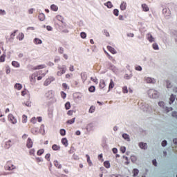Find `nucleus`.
I'll use <instances>...</instances> for the list:
<instances>
[{
  "label": "nucleus",
  "mask_w": 177,
  "mask_h": 177,
  "mask_svg": "<svg viewBox=\"0 0 177 177\" xmlns=\"http://www.w3.org/2000/svg\"><path fill=\"white\" fill-rule=\"evenodd\" d=\"M4 168L6 171H15L16 166L13 164V162L9 160L6 163Z\"/></svg>",
  "instance_id": "obj_1"
},
{
  "label": "nucleus",
  "mask_w": 177,
  "mask_h": 177,
  "mask_svg": "<svg viewBox=\"0 0 177 177\" xmlns=\"http://www.w3.org/2000/svg\"><path fill=\"white\" fill-rule=\"evenodd\" d=\"M57 68L60 71L57 72V75L58 77H62V75H63V74H64L67 70V68H66V66L64 65L62 66H60V65H59Z\"/></svg>",
  "instance_id": "obj_2"
},
{
  "label": "nucleus",
  "mask_w": 177,
  "mask_h": 177,
  "mask_svg": "<svg viewBox=\"0 0 177 177\" xmlns=\"http://www.w3.org/2000/svg\"><path fill=\"white\" fill-rule=\"evenodd\" d=\"M8 120L11 124H17V119H16L12 114L8 115Z\"/></svg>",
  "instance_id": "obj_3"
},
{
  "label": "nucleus",
  "mask_w": 177,
  "mask_h": 177,
  "mask_svg": "<svg viewBox=\"0 0 177 177\" xmlns=\"http://www.w3.org/2000/svg\"><path fill=\"white\" fill-rule=\"evenodd\" d=\"M148 95L149 97H151L152 99H156V97H157V91L154 90H150L148 93Z\"/></svg>",
  "instance_id": "obj_4"
},
{
  "label": "nucleus",
  "mask_w": 177,
  "mask_h": 177,
  "mask_svg": "<svg viewBox=\"0 0 177 177\" xmlns=\"http://www.w3.org/2000/svg\"><path fill=\"white\" fill-rule=\"evenodd\" d=\"M34 145V142H32V140L30 138H28L26 142V147L28 149H31Z\"/></svg>",
  "instance_id": "obj_5"
},
{
  "label": "nucleus",
  "mask_w": 177,
  "mask_h": 177,
  "mask_svg": "<svg viewBox=\"0 0 177 177\" xmlns=\"http://www.w3.org/2000/svg\"><path fill=\"white\" fill-rule=\"evenodd\" d=\"M106 88V81L104 80H100L99 83V88L104 90Z\"/></svg>",
  "instance_id": "obj_6"
},
{
  "label": "nucleus",
  "mask_w": 177,
  "mask_h": 177,
  "mask_svg": "<svg viewBox=\"0 0 177 177\" xmlns=\"http://www.w3.org/2000/svg\"><path fill=\"white\" fill-rule=\"evenodd\" d=\"M37 77H38V73H35L30 76V82H33L35 84Z\"/></svg>",
  "instance_id": "obj_7"
},
{
  "label": "nucleus",
  "mask_w": 177,
  "mask_h": 177,
  "mask_svg": "<svg viewBox=\"0 0 177 177\" xmlns=\"http://www.w3.org/2000/svg\"><path fill=\"white\" fill-rule=\"evenodd\" d=\"M12 145H13V142H12V140H10L6 142L4 147L5 149H10V147H12Z\"/></svg>",
  "instance_id": "obj_8"
},
{
  "label": "nucleus",
  "mask_w": 177,
  "mask_h": 177,
  "mask_svg": "<svg viewBox=\"0 0 177 177\" xmlns=\"http://www.w3.org/2000/svg\"><path fill=\"white\" fill-rule=\"evenodd\" d=\"M114 86H115V84H114V81H113V79H111L110 83L109 85V92H110V91H111V89H113Z\"/></svg>",
  "instance_id": "obj_9"
},
{
  "label": "nucleus",
  "mask_w": 177,
  "mask_h": 177,
  "mask_svg": "<svg viewBox=\"0 0 177 177\" xmlns=\"http://www.w3.org/2000/svg\"><path fill=\"white\" fill-rule=\"evenodd\" d=\"M60 149H61L60 145L54 144L52 146V149L54 150V151H59L60 150Z\"/></svg>",
  "instance_id": "obj_10"
},
{
  "label": "nucleus",
  "mask_w": 177,
  "mask_h": 177,
  "mask_svg": "<svg viewBox=\"0 0 177 177\" xmlns=\"http://www.w3.org/2000/svg\"><path fill=\"white\" fill-rule=\"evenodd\" d=\"M106 48H107L108 50L110 51L111 53H112V55H115V53H117V50H115L114 49V48H113L110 46H108Z\"/></svg>",
  "instance_id": "obj_11"
},
{
  "label": "nucleus",
  "mask_w": 177,
  "mask_h": 177,
  "mask_svg": "<svg viewBox=\"0 0 177 177\" xmlns=\"http://www.w3.org/2000/svg\"><path fill=\"white\" fill-rule=\"evenodd\" d=\"M142 8L144 12H149L150 10V8H149V6L146 3L142 4Z\"/></svg>",
  "instance_id": "obj_12"
},
{
  "label": "nucleus",
  "mask_w": 177,
  "mask_h": 177,
  "mask_svg": "<svg viewBox=\"0 0 177 177\" xmlns=\"http://www.w3.org/2000/svg\"><path fill=\"white\" fill-rule=\"evenodd\" d=\"M147 39H148V41H149L150 42H154V37H153V35H151V34L148 33L147 35Z\"/></svg>",
  "instance_id": "obj_13"
},
{
  "label": "nucleus",
  "mask_w": 177,
  "mask_h": 177,
  "mask_svg": "<svg viewBox=\"0 0 177 177\" xmlns=\"http://www.w3.org/2000/svg\"><path fill=\"white\" fill-rule=\"evenodd\" d=\"M62 145H64V146H65V147H67L68 146V140L66 138L62 139Z\"/></svg>",
  "instance_id": "obj_14"
},
{
  "label": "nucleus",
  "mask_w": 177,
  "mask_h": 177,
  "mask_svg": "<svg viewBox=\"0 0 177 177\" xmlns=\"http://www.w3.org/2000/svg\"><path fill=\"white\" fill-rule=\"evenodd\" d=\"M46 66L44 65V64H41V65H38V66H36L35 67H33V70H41L42 68H45Z\"/></svg>",
  "instance_id": "obj_15"
},
{
  "label": "nucleus",
  "mask_w": 177,
  "mask_h": 177,
  "mask_svg": "<svg viewBox=\"0 0 177 177\" xmlns=\"http://www.w3.org/2000/svg\"><path fill=\"white\" fill-rule=\"evenodd\" d=\"M139 147H140V149H143L144 150H146V149H147V144L143 143V142H140Z\"/></svg>",
  "instance_id": "obj_16"
},
{
  "label": "nucleus",
  "mask_w": 177,
  "mask_h": 177,
  "mask_svg": "<svg viewBox=\"0 0 177 177\" xmlns=\"http://www.w3.org/2000/svg\"><path fill=\"white\" fill-rule=\"evenodd\" d=\"M6 59V53H3V54L0 56V63H3Z\"/></svg>",
  "instance_id": "obj_17"
},
{
  "label": "nucleus",
  "mask_w": 177,
  "mask_h": 177,
  "mask_svg": "<svg viewBox=\"0 0 177 177\" xmlns=\"http://www.w3.org/2000/svg\"><path fill=\"white\" fill-rule=\"evenodd\" d=\"M127 9V3L125 1H123L120 4V10H125Z\"/></svg>",
  "instance_id": "obj_18"
},
{
  "label": "nucleus",
  "mask_w": 177,
  "mask_h": 177,
  "mask_svg": "<svg viewBox=\"0 0 177 177\" xmlns=\"http://www.w3.org/2000/svg\"><path fill=\"white\" fill-rule=\"evenodd\" d=\"M12 66H13V67H15L17 68L20 67V64L17 61H12Z\"/></svg>",
  "instance_id": "obj_19"
},
{
  "label": "nucleus",
  "mask_w": 177,
  "mask_h": 177,
  "mask_svg": "<svg viewBox=\"0 0 177 177\" xmlns=\"http://www.w3.org/2000/svg\"><path fill=\"white\" fill-rule=\"evenodd\" d=\"M21 88H23V86H21V84L20 83H17L15 85V88L17 89V91H20L21 89Z\"/></svg>",
  "instance_id": "obj_20"
},
{
  "label": "nucleus",
  "mask_w": 177,
  "mask_h": 177,
  "mask_svg": "<svg viewBox=\"0 0 177 177\" xmlns=\"http://www.w3.org/2000/svg\"><path fill=\"white\" fill-rule=\"evenodd\" d=\"M122 138H124V140H127V142H129V140H131V138H129V135L127 133H123Z\"/></svg>",
  "instance_id": "obj_21"
},
{
  "label": "nucleus",
  "mask_w": 177,
  "mask_h": 177,
  "mask_svg": "<svg viewBox=\"0 0 177 177\" xmlns=\"http://www.w3.org/2000/svg\"><path fill=\"white\" fill-rule=\"evenodd\" d=\"M50 9H51V10H53L54 12H57L59 8L57 7V6L53 4L50 6Z\"/></svg>",
  "instance_id": "obj_22"
},
{
  "label": "nucleus",
  "mask_w": 177,
  "mask_h": 177,
  "mask_svg": "<svg viewBox=\"0 0 177 177\" xmlns=\"http://www.w3.org/2000/svg\"><path fill=\"white\" fill-rule=\"evenodd\" d=\"M46 97L48 99H50L51 97H53V93L52 91H48L46 94Z\"/></svg>",
  "instance_id": "obj_23"
},
{
  "label": "nucleus",
  "mask_w": 177,
  "mask_h": 177,
  "mask_svg": "<svg viewBox=\"0 0 177 177\" xmlns=\"http://www.w3.org/2000/svg\"><path fill=\"white\" fill-rule=\"evenodd\" d=\"M39 19L40 21H44V20H45V15L44 13H40L39 15Z\"/></svg>",
  "instance_id": "obj_24"
},
{
  "label": "nucleus",
  "mask_w": 177,
  "mask_h": 177,
  "mask_svg": "<svg viewBox=\"0 0 177 177\" xmlns=\"http://www.w3.org/2000/svg\"><path fill=\"white\" fill-rule=\"evenodd\" d=\"M54 165L59 169H62V165L59 164V162L57 160L54 161Z\"/></svg>",
  "instance_id": "obj_25"
},
{
  "label": "nucleus",
  "mask_w": 177,
  "mask_h": 177,
  "mask_svg": "<svg viewBox=\"0 0 177 177\" xmlns=\"http://www.w3.org/2000/svg\"><path fill=\"white\" fill-rule=\"evenodd\" d=\"M34 42H35V44L36 45H39V44H42V40H41V39H38V38H35V39H34Z\"/></svg>",
  "instance_id": "obj_26"
},
{
  "label": "nucleus",
  "mask_w": 177,
  "mask_h": 177,
  "mask_svg": "<svg viewBox=\"0 0 177 177\" xmlns=\"http://www.w3.org/2000/svg\"><path fill=\"white\" fill-rule=\"evenodd\" d=\"M17 39H19V41H23V39H24V33H19Z\"/></svg>",
  "instance_id": "obj_27"
},
{
  "label": "nucleus",
  "mask_w": 177,
  "mask_h": 177,
  "mask_svg": "<svg viewBox=\"0 0 177 177\" xmlns=\"http://www.w3.org/2000/svg\"><path fill=\"white\" fill-rule=\"evenodd\" d=\"M44 153H45V149H39V150L37 151V154L38 156H42V154H44Z\"/></svg>",
  "instance_id": "obj_28"
},
{
  "label": "nucleus",
  "mask_w": 177,
  "mask_h": 177,
  "mask_svg": "<svg viewBox=\"0 0 177 177\" xmlns=\"http://www.w3.org/2000/svg\"><path fill=\"white\" fill-rule=\"evenodd\" d=\"M139 175V170L138 169H133V176H138Z\"/></svg>",
  "instance_id": "obj_29"
},
{
  "label": "nucleus",
  "mask_w": 177,
  "mask_h": 177,
  "mask_svg": "<svg viewBox=\"0 0 177 177\" xmlns=\"http://www.w3.org/2000/svg\"><path fill=\"white\" fill-rule=\"evenodd\" d=\"M104 5L105 6H107L109 9H111V8H113V3H111V1H108Z\"/></svg>",
  "instance_id": "obj_30"
},
{
  "label": "nucleus",
  "mask_w": 177,
  "mask_h": 177,
  "mask_svg": "<svg viewBox=\"0 0 177 177\" xmlns=\"http://www.w3.org/2000/svg\"><path fill=\"white\" fill-rule=\"evenodd\" d=\"M95 91H96V88L95 87V86H91L88 88V92L93 93L95 92Z\"/></svg>",
  "instance_id": "obj_31"
},
{
  "label": "nucleus",
  "mask_w": 177,
  "mask_h": 177,
  "mask_svg": "<svg viewBox=\"0 0 177 177\" xmlns=\"http://www.w3.org/2000/svg\"><path fill=\"white\" fill-rule=\"evenodd\" d=\"M104 166L105 167V168H110V162L109 160L104 162Z\"/></svg>",
  "instance_id": "obj_32"
},
{
  "label": "nucleus",
  "mask_w": 177,
  "mask_h": 177,
  "mask_svg": "<svg viewBox=\"0 0 177 177\" xmlns=\"http://www.w3.org/2000/svg\"><path fill=\"white\" fill-rule=\"evenodd\" d=\"M23 104L27 107H31V101L28 100L26 102H24Z\"/></svg>",
  "instance_id": "obj_33"
},
{
  "label": "nucleus",
  "mask_w": 177,
  "mask_h": 177,
  "mask_svg": "<svg viewBox=\"0 0 177 177\" xmlns=\"http://www.w3.org/2000/svg\"><path fill=\"white\" fill-rule=\"evenodd\" d=\"M28 121V119H27V115H22V122L23 124H26Z\"/></svg>",
  "instance_id": "obj_34"
},
{
  "label": "nucleus",
  "mask_w": 177,
  "mask_h": 177,
  "mask_svg": "<svg viewBox=\"0 0 177 177\" xmlns=\"http://www.w3.org/2000/svg\"><path fill=\"white\" fill-rule=\"evenodd\" d=\"M74 122H75V118H73V119H71V120H68L66 122V124H74Z\"/></svg>",
  "instance_id": "obj_35"
},
{
  "label": "nucleus",
  "mask_w": 177,
  "mask_h": 177,
  "mask_svg": "<svg viewBox=\"0 0 177 177\" xmlns=\"http://www.w3.org/2000/svg\"><path fill=\"white\" fill-rule=\"evenodd\" d=\"M71 107V104H70V102H67L65 104V108L66 110H70V108Z\"/></svg>",
  "instance_id": "obj_36"
},
{
  "label": "nucleus",
  "mask_w": 177,
  "mask_h": 177,
  "mask_svg": "<svg viewBox=\"0 0 177 177\" xmlns=\"http://www.w3.org/2000/svg\"><path fill=\"white\" fill-rule=\"evenodd\" d=\"M29 154L30 156H35V149H30Z\"/></svg>",
  "instance_id": "obj_37"
},
{
  "label": "nucleus",
  "mask_w": 177,
  "mask_h": 177,
  "mask_svg": "<svg viewBox=\"0 0 177 177\" xmlns=\"http://www.w3.org/2000/svg\"><path fill=\"white\" fill-rule=\"evenodd\" d=\"M61 136H66V130L64 129H62L59 131Z\"/></svg>",
  "instance_id": "obj_38"
},
{
  "label": "nucleus",
  "mask_w": 177,
  "mask_h": 177,
  "mask_svg": "<svg viewBox=\"0 0 177 177\" xmlns=\"http://www.w3.org/2000/svg\"><path fill=\"white\" fill-rule=\"evenodd\" d=\"M91 81H92L93 82L96 84V85H97V84H99V82L97 81V78H96V77H91Z\"/></svg>",
  "instance_id": "obj_39"
},
{
  "label": "nucleus",
  "mask_w": 177,
  "mask_h": 177,
  "mask_svg": "<svg viewBox=\"0 0 177 177\" xmlns=\"http://www.w3.org/2000/svg\"><path fill=\"white\" fill-rule=\"evenodd\" d=\"M50 82H52V80L50 79H47L45 82H44V85L46 86H48V85H49L50 84Z\"/></svg>",
  "instance_id": "obj_40"
},
{
  "label": "nucleus",
  "mask_w": 177,
  "mask_h": 177,
  "mask_svg": "<svg viewBox=\"0 0 177 177\" xmlns=\"http://www.w3.org/2000/svg\"><path fill=\"white\" fill-rule=\"evenodd\" d=\"M86 157L87 158L88 164H89V165H92V161H91V157H89V155H86Z\"/></svg>",
  "instance_id": "obj_41"
},
{
  "label": "nucleus",
  "mask_w": 177,
  "mask_h": 177,
  "mask_svg": "<svg viewBox=\"0 0 177 177\" xmlns=\"http://www.w3.org/2000/svg\"><path fill=\"white\" fill-rule=\"evenodd\" d=\"M175 101V95H174L173 94H171V95L170 96V104H171L172 103H174V102Z\"/></svg>",
  "instance_id": "obj_42"
},
{
  "label": "nucleus",
  "mask_w": 177,
  "mask_h": 177,
  "mask_svg": "<svg viewBox=\"0 0 177 177\" xmlns=\"http://www.w3.org/2000/svg\"><path fill=\"white\" fill-rule=\"evenodd\" d=\"M122 93H128V87L127 86H123Z\"/></svg>",
  "instance_id": "obj_43"
},
{
  "label": "nucleus",
  "mask_w": 177,
  "mask_h": 177,
  "mask_svg": "<svg viewBox=\"0 0 177 177\" xmlns=\"http://www.w3.org/2000/svg\"><path fill=\"white\" fill-rule=\"evenodd\" d=\"M58 52L59 53H60V55H63V53H64V48H63V47H59L58 48Z\"/></svg>",
  "instance_id": "obj_44"
},
{
  "label": "nucleus",
  "mask_w": 177,
  "mask_h": 177,
  "mask_svg": "<svg viewBox=\"0 0 177 177\" xmlns=\"http://www.w3.org/2000/svg\"><path fill=\"white\" fill-rule=\"evenodd\" d=\"M80 37L81 38H82L83 39H85V38H86V34L85 33V32H82L80 33Z\"/></svg>",
  "instance_id": "obj_45"
},
{
  "label": "nucleus",
  "mask_w": 177,
  "mask_h": 177,
  "mask_svg": "<svg viewBox=\"0 0 177 177\" xmlns=\"http://www.w3.org/2000/svg\"><path fill=\"white\" fill-rule=\"evenodd\" d=\"M137 158L136 156H131V160L132 161V162H136V160H137Z\"/></svg>",
  "instance_id": "obj_46"
},
{
  "label": "nucleus",
  "mask_w": 177,
  "mask_h": 177,
  "mask_svg": "<svg viewBox=\"0 0 177 177\" xmlns=\"http://www.w3.org/2000/svg\"><path fill=\"white\" fill-rule=\"evenodd\" d=\"M30 122L32 124H37V118L35 117H33L30 120Z\"/></svg>",
  "instance_id": "obj_47"
},
{
  "label": "nucleus",
  "mask_w": 177,
  "mask_h": 177,
  "mask_svg": "<svg viewBox=\"0 0 177 177\" xmlns=\"http://www.w3.org/2000/svg\"><path fill=\"white\" fill-rule=\"evenodd\" d=\"M153 46V49H154L155 50H158V44H157L156 43L153 44L152 45Z\"/></svg>",
  "instance_id": "obj_48"
},
{
  "label": "nucleus",
  "mask_w": 177,
  "mask_h": 177,
  "mask_svg": "<svg viewBox=\"0 0 177 177\" xmlns=\"http://www.w3.org/2000/svg\"><path fill=\"white\" fill-rule=\"evenodd\" d=\"M91 128H93V124L92 123L87 124L86 129L88 131V129H91Z\"/></svg>",
  "instance_id": "obj_49"
},
{
  "label": "nucleus",
  "mask_w": 177,
  "mask_h": 177,
  "mask_svg": "<svg viewBox=\"0 0 177 177\" xmlns=\"http://www.w3.org/2000/svg\"><path fill=\"white\" fill-rule=\"evenodd\" d=\"M5 15H6V11H5V10H0V16H5Z\"/></svg>",
  "instance_id": "obj_50"
},
{
  "label": "nucleus",
  "mask_w": 177,
  "mask_h": 177,
  "mask_svg": "<svg viewBox=\"0 0 177 177\" xmlns=\"http://www.w3.org/2000/svg\"><path fill=\"white\" fill-rule=\"evenodd\" d=\"M45 158H46V160H47V161H50V153H47L45 156Z\"/></svg>",
  "instance_id": "obj_51"
},
{
  "label": "nucleus",
  "mask_w": 177,
  "mask_h": 177,
  "mask_svg": "<svg viewBox=\"0 0 177 177\" xmlns=\"http://www.w3.org/2000/svg\"><path fill=\"white\" fill-rule=\"evenodd\" d=\"M66 96H67V94H66L64 91L61 92V97H62V99H64L65 97H66Z\"/></svg>",
  "instance_id": "obj_52"
},
{
  "label": "nucleus",
  "mask_w": 177,
  "mask_h": 177,
  "mask_svg": "<svg viewBox=\"0 0 177 177\" xmlns=\"http://www.w3.org/2000/svg\"><path fill=\"white\" fill-rule=\"evenodd\" d=\"M98 160H99L100 161H101L102 162H103L104 160H103V154H102V153H101V154H100V155L98 156Z\"/></svg>",
  "instance_id": "obj_53"
},
{
  "label": "nucleus",
  "mask_w": 177,
  "mask_h": 177,
  "mask_svg": "<svg viewBox=\"0 0 177 177\" xmlns=\"http://www.w3.org/2000/svg\"><path fill=\"white\" fill-rule=\"evenodd\" d=\"M95 109L94 106H91L89 109V113H95Z\"/></svg>",
  "instance_id": "obj_54"
},
{
  "label": "nucleus",
  "mask_w": 177,
  "mask_h": 177,
  "mask_svg": "<svg viewBox=\"0 0 177 177\" xmlns=\"http://www.w3.org/2000/svg\"><path fill=\"white\" fill-rule=\"evenodd\" d=\"M16 32H17V30H15L14 31V32H12L11 35H10V38L12 39H13L15 38V37L16 36Z\"/></svg>",
  "instance_id": "obj_55"
},
{
  "label": "nucleus",
  "mask_w": 177,
  "mask_h": 177,
  "mask_svg": "<svg viewBox=\"0 0 177 177\" xmlns=\"http://www.w3.org/2000/svg\"><path fill=\"white\" fill-rule=\"evenodd\" d=\"M120 12V11L118 9H115L113 10V15L115 16H118V13Z\"/></svg>",
  "instance_id": "obj_56"
},
{
  "label": "nucleus",
  "mask_w": 177,
  "mask_h": 177,
  "mask_svg": "<svg viewBox=\"0 0 177 177\" xmlns=\"http://www.w3.org/2000/svg\"><path fill=\"white\" fill-rule=\"evenodd\" d=\"M57 20H59V21H62V23H63V17L60 16V15H57Z\"/></svg>",
  "instance_id": "obj_57"
},
{
  "label": "nucleus",
  "mask_w": 177,
  "mask_h": 177,
  "mask_svg": "<svg viewBox=\"0 0 177 177\" xmlns=\"http://www.w3.org/2000/svg\"><path fill=\"white\" fill-rule=\"evenodd\" d=\"M35 161L37 162H41L42 158H39V157H37V158H35Z\"/></svg>",
  "instance_id": "obj_58"
},
{
  "label": "nucleus",
  "mask_w": 177,
  "mask_h": 177,
  "mask_svg": "<svg viewBox=\"0 0 177 177\" xmlns=\"http://www.w3.org/2000/svg\"><path fill=\"white\" fill-rule=\"evenodd\" d=\"M62 86H63V88H64V89H70V88L66 83H63Z\"/></svg>",
  "instance_id": "obj_59"
},
{
  "label": "nucleus",
  "mask_w": 177,
  "mask_h": 177,
  "mask_svg": "<svg viewBox=\"0 0 177 177\" xmlns=\"http://www.w3.org/2000/svg\"><path fill=\"white\" fill-rule=\"evenodd\" d=\"M137 71H142V66H136V68H135Z\"/></svg>",
  "instance_id": "obj_60"
},
{
  "label": "nucleus",
  "mask_w": 177,
  "mask_h": 177,
  "mask_svg": "<svg viewBox=\"0 0 177 177\" xmlns=\"http://www.w3.org/2000/svg\"><path fill=\"white\" fill-rule=\"evenodd\" d=\"M73 113H74L73 110H69L67 113L68 115H73Z\"/></svg>",
  "instance_id": "obj_61"
},
{
  "label": "nucleus",
  "mask_w": 177,
  "mask_h": 177,
  "mask_svg": "<svg viewBox=\"0 0 177 177\" xmlns=\"http://www.w3.org/2000/svg\"><path fill=\"white\" fill-rule=\"evenodd\" d=\"M120 151H122V153H125V151H127V149L124 147H121Z\"/></svg>",
  "instance_id": "obj_62"
},
{
  "label": "nucleus",
  "mask_w": 177,
  "mask_h": 177,
  "mask_svg": "<svg viewBox=\"0 0 177 177\" xmlns=\"http://www.w3.org/2000/svg\"><path fill=\"white\" fill-rule=\"evenodd\" d=\"M147 82L148 84H151V82H153V80L150 77H148V78H147Z\"/></svg>",
  "instance_id": "obj_63"
},
{
  "label": "nucleus",
  "mask_w": 177,
  "mask_h": 177,
  "mask_svg": "<svg viewBox=\"0 0 177 177\" xmlns=\"http://www.w3.org/2000/svg\"><path fill=\"white\" fill-rule=\"evenodd\" d=\"M167 140H163V141L162 142V147H165V146H167Z\"/></svg>",
  "instance_id": "obj_64"
}]
</instances>
